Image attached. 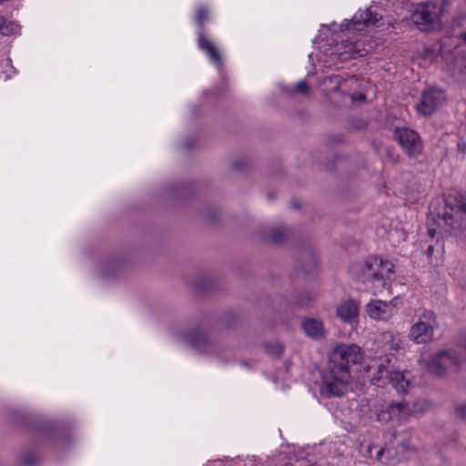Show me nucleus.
Here are the masks:
<instances>
[{"mask_svg":"<svg viewBox=\"0 0 466 466\" xmlns=\"http://www.w3.org/2000/svg\"><path fill=\"white\" fill-rule=\"evenodd\" d=\"M361 350L355 344L337 345L320 370V394L326 398L341 397L349 389L350 367L360 362Z\"/></svg>","mask_w":466,"mask_h":466,"instance_id":"f257e3e1","label":"nucleus"},{"mask_svg":"<svg viewBox=\"0 0 466 466\" xmlns=\"http://www.w3.org/2000/svg\"><path fill=\"white\" fill-rule=\"evenodd\" d=\"M446 210L443 212L441 219L445 225L451 228L447 231H451L459 225V220L466 218V197L459 192L450 193L446 198Z\"/></svg>","mask_w":466,"mask_h":466,"instance_id":"f03ea898","label":"nucleus"},{"mask_svg":"<svg viewBox=\"0 0 466 466\" xmlns=\"http://www.w3.org/2000/svg\"><path fill=\"white\" fill-rule=\"evenodd\" d=\"M183 340L191 349L203 354L218 355L222 350V346L219 343L206 335L199 329L185 333Z\"/></svg>","mask_w":466,"mask_h":466,"instance_id":"7ed1b4c3","label":"nucleus"},{"mask_svg":"<svg viewBox=\"0 0 466 466\" xmlns=\"http://www.w3.org/2000/svg\"><path fill=\"white\" fill-rule=\"evenodd\" d=\"M445 91L437 86H431L425 89L420 98L416 108L419 114L423 116L432 115L438 108L446 102Z\"/></svg>","mask_w":466,"mask_h":466,"instance_id":"20e7f679","label":"nucleus"},{"mask_svg":"<svg viewBox=\"0 0 466 466\" xmlns=\"http://www.w3.org/2000/svg\"><path fill=\"white\" fill-rule=\"evenodd\" d=\"M411 22L421 31L430 32L439 27V15L436 6L431 4L419 5L410 16Z\"/></svg>","mask_w":466,"mask_h":466,"instance_id":"39448f33","label":"nucleus"},{"mask_svg":"<svg viewBox=\"0 0 466 466\" xmlns=\"http://www.w3.org/2000/svg\"><path fill=\"white\" fill-rule=\"evenodd\" d=\"M461 363V359L456 350H441L431 357L428 363L430 372L442 376L447 370L458 368Z\"/></svg>","mask_w":466,"mask_h":466,"instance_id":"423d86ee","label":"nucleus"},{"mask_svg":"<svg viewBox=\"0 0 466 466\" xmlns=\"http://www.w3.org/2000/svg\"><path fill=\"white\" fill-rule=\"evenodd\" d=\"M412 412V409L408 402H391L387 405H381L377 411V420L382 423H388L390 420L403 421L408 419Z\"/></svg>","mask_w":466,"mask_h":466,"instance_id":"0eeeda50","label":"nucleus"},{"mask_svg":"<svg viewBox=\"0 0 466 466\" xmlns=\"http://www.w3.org/2000/svg\"><path fill=\"white\" fill-rule=\"evenodd\" d=\"M394 137L410 157H417L421 153L419 135L408 127H397Z\"/></svg>","mask_w":466,"mask_h":466,"instance_id":"6e6552de","label":"nucleus"},{"mask_svg":"<svg viewBox=\"0 0 466 466\" xmlns=\"http://www.w3.org/2000/svg\"><path fill=\"white\" fill-rule=\"evenodd\" d=\"M381 259L378 257H369L363 263L357 266L358 278L364 283H378V286H384V272L378 269Z\"/></svg>","mask_w":466,"mask_h":466,"instance_id":"1a4fd4ad","label":"nucleus"},{"mask_svg":"<svg viewBox=\"0 0 466 466\" xmlns=\"http://www.w3.org/2000/svg\"><path fill=\"white\" fill-rule=\"evenodd\" d=\"M368 315L374 319L388 320L395 313V306L391 302L382 300H371L366 306Z\"/></svg>","mask_w":466,"mask_h":466,"instance_id":"9d476101","label":"nucleus"},{"mask_svg":"<svg viewBox=\"0 0 466 466\" xmlns=\"http://www.w3.org/2000/svg\"><path fill=\"white\" fill-rule=\"evenodd\" d=\"M434 329L430 323L417 322L410 329L409 337L417 344H426L433 338Z\"/></svg>","mask_w":466,"mask_h":466,"instance_id":"9b49d317","label":"nucleus"},{"mask_svg":"<svg viewBox=\"0 0 466 466\" xmlns=\"http://www.w3.org/2000/svg\"><path fill=\"white\" fill-rule=\"evenodd\" d=\"M381 16L379 15L376 13H372L370 9H366L360 14H356L352 19L351 23L353 25V28L356 30H361L360 25H374V26H380Z\"/></svg>","mask_w":466,"mask_h":466,"instance_id":"f8f14e48","label":"nucleus"},{"mask_svg":"<svg viewBox=\"0 0 466 466\" xmlns=\"http://www.w3.org/2000/svg\"><path fill=\"white\" fill-rule=\"evenodd\" d=\"M198 46L208 56L210 62L218 68L221 66V56L216 46L204 35L203 32H198Z\"/></svg>","mask_w":466,"mask_h":466,"instance_id":"ddd939ff","label":"nucleus"},{"mask_svg":"<svg viewBox=\"0 0 466 466\" xmlns=\"http://www.w3.org/2000/svg\"><path fill=\"white\" fill-rule=\"evenodd\" d=\"M359 315V307L354 300H348L337 309V316L347 323L353 324Z\"/></svg>","mask_w":466,"mask_h":466,"instance_id":"4468645a","label":"nucleus"},{"mask_svg":"<svg viewBox=\"0 0 466 466\" xmlns=\"http://www.w3.org/2000/svg\"><path fill=\"white\" fill-rule=\"evenodd\" d=\"M373 380L378 381L382 380H389L395 388L400 387L401 389H404V382L405 385L409 384V381L405 380L402 372H394L381 366L379 367L378 375Z\"/></svg>","mask_w":466,"mask_h":466,"instance_id":"2eb2a0df","label":"nucleus"},{"mask_svg":"<svg viewBox=\"0 0 466 466\" xmlns=\"http://www.w3.org/2000/svg\"><path fill=\"white\" fill-rule=\"evenodd\" d=\"M263 240L274 245L283 244L288 237V229L284 227L271 228L261 233Z\"/></svg>","mask_w":466,"mask_h":466,"instance_id":"dca6fc26","label":"nucleus"},{"mask_svg":"<svg viewBox=\"0 0 466 466\" xmlns=\"http://www.w3.org/2000/svg\"><path fill=\"white\" fill-rule=\"evenodd\" d=\"M304 332L312 339H319L323 335V324L316 319H307L302 323Z\"/></svg>","mask_w":466,"mask_h":466,"instance_id":"f3484780","label":"nucleus"},{"mask_svg":"<svg viewBox=\"0 0 466 466\" xmlns=\"http://www.w3.org/2000/svg\"><path fill=\"white\" fill-rule=\"evenodd\" d=\"M120 261L118 259L108 260L101 266L100 276L103 279H112L116 275L120 268Z\"/></svg>","mask_w":466,"mask_h":466,"instance_id":"a211bd4d","label":"nucleus"},{"mask_svg":"<svg viewBox=\"0 0 466 466\" xmlns=\"http://www.w3.org/2000/svg\"><path fill=\"white\" fill-rule=\"evenodd\" d=\"M265 351L271 357L280 358L285 350V345L279 339L266 341L263 345Z\"/></svg>","mask_w":466,"mask_h":466,"instance_id":"6ab92c4d","label":"nucleus"},{"mask_svg":"<svg viewBox=\"0 0 466 466\" xmlns=\"http://www.w3.org/2000/svg\"><path fill=\"white\" fill-rule=\"evenodd\" d=\"M315 299V296L309 292H299L294 296L293 302L298 307H308Z\"/></svg>","mask_w":466,"mask_h":466,"instance_id":"aec40b11","label":"nucleus"},{"mask_svg":"<svg viewBox=\"0 0 466 466\" xmlns=\"http://www.w3.org/2000/svg\"><path fill=\"white\" fill-rule=\"evenodd\" d=\"M18 25L12 21L7 20L4 16H0V34L9 35L15 34Z\"/></svg>","mask_w":466,"mask_h":466,"instance_id":"412c9836","label":"nucleus"},{"mask_svg":"<svg viewBox=\"0 0 466 466\" xmlns=\"http://www.w3.org/2000/svg\"><path fill=\"white\" fill-rule=\"evenodd\" d=\"M194 286L200 291H208L211 289V279L206 275L197 276L194 279Z\"/></svg>","mask_w":466,"mask_h":466,"instance_id":"4be33fe9","label":"nucleus"},{"mask_svg":"<svg viewBox=\"0 0 466 466\" xmlns=\"http://www.w3.org/2000/svg\"><path fill=\"white\" fill-rule=\"evenodd\" d=\"M419 322L430 323L433 329L438 327L437 317L432 310H424L420 317Z\"/></svg>","mask_w":466,"mask_h":466,"instance_id":"5701e85b","label":"nucleus"},{"mask_svg":"<svg viewBox=\"0 0 466 466\" xmlns=\"http://www.w3.org/2000/svg\"><path fill=\"white\" fill-rule=\"evenodd\" d=\"M368 123L362 118H351L348 124V129L351 132L360 131L367 127Z\"/></svg>","mask_w":466,"mask_h":466,"instance_id":"b1692460","label":"nucleus"},{"mask_svg":"<svg viewBox=\"0 0 466 466\" xmlns=\"http://www.w3.org/2000/svg\"><path fill=\"white\" fill-rule=\"evenodd\" d=\"M208 18V10L204 7H199L196 14V23L198 24L199 30L203 32V24Z\"/></svg>","mask_w":466,"mask_h":466,"instance_id":"393cba45","label":"nucleus"},{"mask_svg":"<svg viewBox=\"0 0 466 466\" xmlns=\"http://www.w3.org/2000/svg\"><path fill=\"white\" fill-rule=\"evenodd\" d=\"M201 216L208 222H215L219 217V212L217 208H208L202 212Z\"/></svg>","mask_w":466,"mask_h":466,"instance_id":"a878e982","label":"nucleus"},{"mask_svg":"<svg viewBox=\"0 0 466 466\" xmlns=\"http://www.w3.org/2000/svg\"><path fill=\"white\" fill-rule=\"evenodd\" d=\"M378 269L380 272H384V280H385L386 279H389L390 274L393 272V265L391 262H390L388 260L384 261L381 259V264L378 265Z\"/></svg>","mask_w":466,"mask_h":466,"instance_id":"bb28decb","label":"nucleus"},{"mask_svg":"<svg viewBox=\"0 0 466 466\" xmlns=\"http://www.w3.org/2000/svg\"><path fill=\"white\" fill-rule=\"evenodd\" d=\"M39 460L37 456L32 452L25 453L22 458V463L24 466H35Z\"/></svg>","mask_w":466,"mask_h":466,"instance_id":"cd10ccee","label":"nucleus"},{"mask_svg":"<svg viewBox=\"0 0 466 466\" xmlns=\"http://www.w3.org/2000/svg\"><path fill=\"white\" fill-rule=\"evenodd\" d=\"M306 256L309 257V262L307 265H303L301 268L306 274H309L317 267V259L312 253H307Z\"/></svg>","mask_w":466,"mask_h":466,"instance_id":"c85d7f7f","label":"nucleus"},{"mask_svg":"<svg viewBox=\"0 0 466 466\" xmlns=\"http://www.w3.org/2000/svg\"><path fill=\"white\" fill-rule=\"evenodd\" d=\"M454 415L456 419L466 420V401L455 406Z\"/></svg>","mask_w":466,"mask_h":466,"instance_id":"c756f323","label":"nucleus"},{"mask_svg":"<svg viewBox=\"0 0 466 466\" xmlns=\"http://www.w3.org/2000/svg\"><path fill=\"white\" fill-rule=\"evenodd\" d=\"M327 80L333 85V89L339 90L342 84L345 82V79L339 75H331Z\"/></svg>","mask_w":466,"mask_h":466,"instance_id":"7c9ffc66","label":"nucleus"},{"mask_svg":"<svg viewBox=\"0 0 466 466\" xmlns=\"http://www.w3.org/2000/svg\"><path fill=\"white\" fill-rule=\"evenodd\" d=\"M292 89L293 91L304 96H307L309 93V85L304 80L298 82Z\"/></svg>","mask_w":466,"mask_h":466,"instance_id":"2f4dec72","label":"nucleus"},{"mask_svg":"<svg viewBox=\"0 0 466 466\" xmlns=\"http://www.w3.org/2000/svg\"><path fill=\"white\" fill-rule=\"evenodd\" d=\"M186 186L187 185L185 183H177L175 185L167 187V191L170 195H173L175 193L182 194L185 190Z\"/></svg>","mask_w":466,"mask_h":466,"instance_id":"473e14b6","label":"nucleus"},{"mask_svg":"<svg viewBox=\"0 0 466 466\" xmlns=\"http://www.w3.org/2000/svg\"><path fill=\"white\" fill-rule=\"evenodd\" d=\"M247 161L244 159H237L231 163V167L233 170L240 171L247 166Z\"/></svg>","mask_w":466,"mask_h":466,"instance_id":"72a5a7b5","label":"nucleus"},{"mask_svg":"<svg viewBox=\"0 0 466 466\" xmlns=\"http://www.w3.org/2000/svg\"><path fill=\"white\" fill-rule=\"evenodd\" d=\"M41 431L47 435L57 437L59 436L57 429L52 425L45 426L41 429Z\"/></svg>","mask_w":466,"mask_h":466,"instance_id":"f704fd0d","label":"nucleus"},{"mask_svg":"<svg viewBox=\"0 0 466 466\" xmlns=\"http://www.w3.org/2000/svg\"><path fill=\"white\" fill-rule=\"evenodd\" d=\"M351 98L357 101H364L366 99V96L364 94H353Z\"/></svg>","mask_w":466,"mask_h":466,"instance_id":"c9c22d12","label":"nucleus"},{"mask_svg":"<svg viewBox=\"0 0 466 466\" xmlns=\"http://www.w3.org/2000/svg\"><path fill=\"white\" fill-rule=\"evenodd\" d=\"M458 149L462 153H466V142L462 140L459 141Z\"/></svg>","mask_w":466,"mask_h":466,"instance_id":"e433bc0d","label":"nucleus"},{"mask_svg":"<svg viewBox=\"0 0 466 466\" xmlns=\"http://www.w3.org/2000/svg\"><path fill=\"white\" fill-rule=\"evenodd\" d=\"M332 141L336 144H339L343 142V137L341 135H335L332 137Z\"/></svg>","mask_w":466,"mask_h":466,"instance_id":"4c0bfd02","label":"nucleus"},{"mask_svg":"<svg viewBox=\"0 0 466 466\" xmlns=\"http://www.w3.org/2000/svg\"><path fill=\"white\" fill-rule=\"evenodd\" d=\"M193 144H194V142H193V140H192V139L187 140V141H185V143H184V147H185L186 149H190V148H192V147H193Z\"/></svg>","mask_w":466,"mask_h":466,"instance_id":"58836bf2","label":"nucleus"},{"mask_svg":"<svg viewBox=\"0 0 466 466\" xmlns=\"http://www.w3.org/2000/svg\"><path fill=\"white\" fill-rule=\"evenodd\" d=\"M433 250H434L433 246H431H431H429V247H428V248H427V254H428L429 256H431V255H432V253H433Z\"/></svg>","mask_w":466,"mask_h":466,"instance_id":"ea45409f","label":"nucleus"},{"mask_svg":"<svg viewBox=\"0 0 466 466\" xmlns=\"http://www.w3.org/2000/svg\"><path fill=\"white\" fill-rule=\"evenodd\" d=\"M434 234H435V230L434 229H429V235L433 238L434 237Z\"/></svg>","mask_w":466,"mask_h":466,"instance_id":"a19ab883","label":"nucleus"},{"mask_svg":"<svg viewBox=\"0 0 466 466\" xmlns=\"http://www.w3.org/2000/svg\"><path fill=\"white\" fill-rule=\"evenodd\" d=\"M461 39H462V41L464 42V44L466 45V32H464V33L461 35Z\"/></svg>","mask_w":466,"mask_h":466,"instance_id":"79ce46f5","label":"nucleus"},{"mask_svg":"<svg viewBox=\"0 0 466 466\" xmlns=\"http://www.w3.org/2000/svg\"><path fill=\"white\" fill-rule=\"evenodd\" d=\"M382 453H383V450H382V449H380V450L378 451V453H377V458H378V459H380V456L382 455Z\"/></svg>","mask_w":466,"mask_h":466,"instance_id":"37998d69","label":"nucleus"},{"mask_svg":"<svg viewBox=\"0 0 466 466\" xmlns=\"http://www.w3.org/2000/svg\"><path fill=\"white\" fill-rule=\"evenodd\" d=\"M293 205H294L295 208H299V206L297 203H294Z\"/></svg>","mask_w":466,"mask_h":466,"instance_id":"c03bdc74","label":"nucleus"},{"mask_svg":"<svg viewBox=\"0 0 466 466\" xmlns=\"http://www.w3.org/2000/svg\"><path fill=\"white\" fill-rule=\"evenodd\" d=\"M4 0H0V3L3 2Z\"/></svg>","mask_w":466,"mask_h":466,"instance_id":"a18cd8bd","label":"nucleus"}]
</instances>
